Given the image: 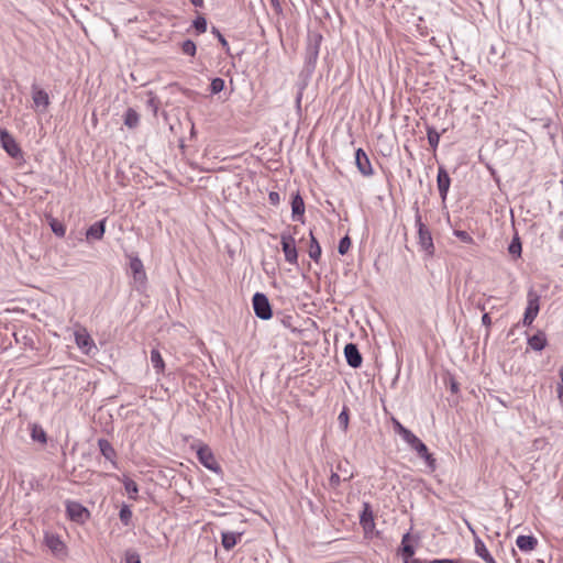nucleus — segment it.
Wrapping results in <instances>:
<instances>
[{
    "label": "nucleus",
    "mask_w": 563,
    "mask_h": 563,
    "mask_svg": "<svg viewBox=\"0 0 563 563\" xmlns=\"http://www.w3.org/2000/svg\"><path fill=\"white\" fill-rule=\"evenodd\" d=\"M478 308H479L481 310H485V307H484V306H478Z\"/></svg>",
    "instance_id": "nucleus-55"
},
{
    "label": "nucleus",
    "mask_w": 563,
    "mask_h": 563,
    "mask_svg": "<svg viewBox=\"0 0 563 563\" xmlns=\"http://www.w3.org/2000/svg\"><path fill=\"white\" fill-rule=\"evenodd\" d=\"M338 421L342 430L346 431L349 428V409L346 407L340 412Z\"/></svg>",
    "instance_id": "nucleus-38"
},
{
    "label": "nucleus",
    "mask_w": 563,
    "mask_h": 563,
    "mask_svg": "<svg viewBox=\"0 0 563 563\" xmlns=\"http://www.w3.org/2000/svg\"><path fill=\"white\" fill-rule=\"evenodd\" d=\"M410 538H411L410 533L407 532L402 536V539H401L400 552H401V555L405 558V560H410V558H412L415 554V548L409 542Z\"/></svg>",
    "instance_id": "nucleus-25"
},
{
    "label": "nucleus",
    "mask_w": 563,
    "mask_h": 563,
    "mask_svg": "<svg viewBox=\"0 0 563 563\" xmlns=\"http://www.w3.org/2000/svg\"><path fill=\"white\" fill-rule=\"evenodd\" d=\"M151 363H152V365L155 368L157 374L164 372L165 363H164V360L162 357L161 352L157 349H153L151 351Z\"/></svg>",
    "instance_id": "nucleus-28"
},
{
    "label": "nucleus",
    "mask_w": 563,
    "mask_h": 563,
    "mask_svg": "<svg viewBox=\"0 0 563 563\" xmlns=\"http://www.w3.org/2000/svg\"><path fill=\"white\" fill-rule=\"evenodd\" d=\"M51 229L59 238H63L66 233L65 225L63 223L58 222L57 220H53L51 222Z\"/></svg>",
    "instance_id": "nucleus-39"
},
{
    "label": "nucleus",
    "mask_w": 563,
    "mask_h": 563,
    "mask_svg": "<svg viewBox=\"0 0 563 563\" xmlns=\"http://www.w3.org/2000/svg\"><path fill=\"white\" fill-rule=\"evenodd\" d=\"M430 563H463V562L460 560H454V559H435V560L430 561Z\"/></svg>",
    "instance_id": "nucleus-46"
},
{
    "label": "nucleus",
    "mask_w": 563,
    "mask_h": 563,
    "mask_svg": "<svg viewBox=\"0 0 563 563\" xmlns=\"http://www.w3.org/2000/svg\"><path fill=\"white\" fill-rule=\"evenodd\" d=\"M211 32H212V34H214L218 37L222 48L225 49L227 53H229V51H230L229 43L224 38V36L220 33V31L216 26H212Z\"/></svg>",
    "instance_id": "nucleus-41"
},
{
    "label": "nucleus",
    "mask_w": 563,
    "mask_h": 563,
    "mask_svg": "<svg viewBox=\"0 0 563 563\" xmlns=\"http://www.w3.org/2000/svg\"><path fill=\"white\" fill-rule=\"evenodd\" d=\"M224 80L220 77H217L214 79L211 80V84H210V91L211 93H219L221 92L223 89H224Z\"/></svg>",
    "instance_id": "nucleus-37"
},
{
    "label": "nucleus",
    "mask_w": 563,
    "mask_h": 563,
    "mask_svg": "<svg viewBox=\"0 0 563 563\" xmlns=\"http://www.w3.org/2000/svg\"><path fill=\"white\" fill-rule=\"evenodd\" d=\"M351 246V239L345 235L344 238H342L339 242V245H338V252L341 254V255H344L347 253L349 249Z\"/></svg>",
    "instance_id": "nucleus-40"
},
{
    "label": "nucleus",
    "mask_w": 563,
    "mask_h": 563,
    "mask_svg": "<svg viewBox=\"0 0 563 563\" xmlns=\"http://www.w3.org/2000/svg\"><path fill=\"white\" fill-rule=\"evenodd\" d=\"M329 483L332 488H336L341 483V478L336 473H332Z\"/></svg>",
    "instance_id": "nucleus-44"
},
{
    "label": "nucleus",
    "mask_w": 563,
    "mask_h": 563,
    "mask_svg": "<svg viewBox=\"0 0 563 563\" xmlns=\"http://www.w3.org/2000/svg\"><path fill=\"white\" fill-rule=\"evenodd\" d=\"M468 528L473 532V534L475 536V538H474V551H475L476 555L479 556L486 563H497L495 561V559L492 556V554L489 553V551L487 550V548H486L485 543L483 542V540L479 539L475 534V531L473 530V528L470 525H468Z\"/></svg>",
    "instance_id": "nucleus-15"
},
{
    "label": "nucleus",
    "mask_w": 563,
    "mask_h": 563,
    "mask_svg": "<svg viewBox=\"0 0 563 563\" xmlns=\"http://www.w3.org/2000/svg\"><path fill=\"white\" fill-rule=\"evenodd\" d=\"M450 389L452 393H456L459 390V384L455 380H451Z\"/></svg>",
    "instance_id": "nucleus-49"
},
{
    "label": "nucleus",
    "mask_w": 563,
    "mask_h": 563,
    "mask_svg": "<svg viewBox=\"0 0 563 563\" xmlns=\"http://www.w3.org/2000/svg\"><path fill=\"white\" fill-rule=\"evenodd\" d=\"M197 457L206 468L214 473L221 472V467L217 462L211 449L208 445L199 446V449L197 450Z\"/></svg>",
    "instance_id": "nucleus-7"
},
{
    "label": "nucleus",
    "mask_w": 563,
    "mask_h": 563,
    "mask_svg": "<svg viewBox=\"0 0 563 563\" xmlns=\"http://www.w3.org/2000/svg\"><path fill=\"white\" fill-rule=\"evenodd\" d=\"M561 383H559L558 387H563V367L560 369Z\"/></svg>",
    "instance_id": "nucleus-53"
},
{
    "label": "nucleus",
    "mask_w": 563,
    "mask_h": 563,
    "mask_svg": "<svg viewBox=\"0 0 563 563\" xmlns=\"http://www.w3.org/2000/svg\"><path fill=\"white\" fill-rule=\"evenodd\" d=\"M508 252L514 257H520L522 252L521 242L518 235H516L508 246Z\"/></svg>",
    "instance_id": "nucleus-32"
},
{
    "label": "nucleus",
    "mask_w": 563,
    "mask_h": 563,
    "mask_svg": "<svg viewBox=\"0 0 563 563\" xmlns=\"http://www.w3.org/2000/svg\"><path fill=\"white\" fill-rule=\"evenodd\" d=\"M123 485H124V489H125L129 498L133 499V500H136L137 499V494H139V486H137V484L133 479H131L129 477H124Z\"/></svg>",
    "instance_id": "nucleus-29"
},
{
    "label": "nucleus",
    "mask_w": 563,
    "mask_h": 563,
    "mask_svg": "<svg viewBox=\"0 0 563 563\" xmlns=\"http://www.w3.org/2000/svg\"><path fill=\"white\" fill-rule=\"evenodd\" d=\"M45 543L54 554L60 553L65 548L62 540L55 534H46Z\"/></svg>",
    "instance_id": "nucleus-24"
},
{
    "label": "nucleus",
    "mask_w": 563,
    "mask_h": 563,
    "mask_svg": "<svg viewBox=\"0 0 563 563\" xmlns=\"http://www.w3.org/2000/svg\"><path fill=\"white\" fill-rule=\"evenodd\" d=\"M482 323H483L485 327H487V328H489V327L492 325V319H490V317H489V314H488V313H484V314H483V317H482Z\"/></svg>",
    "instance_id": "nucleus-47"
},
{
    "label": "nucleus",
    "mask_w": 563,
    "mask_h": 563,
    "mask_svg": "<svg viewBox=\"0 0 563 563\" xmlns=\"http://www.w3.org/2000/svg\"><path fill=\"white\" fill-rule=\"evenodd\" d=\"M302 90H303V86L299 89L297 97H296V103L298 107H300V103H301Z\"/></svg>",
    "instance_id": "nucleus-48"
},
{
    "label": "nucleus",
    "mask_w": 563,
    "mask_h": 563,
    "mask_svg": "<svg viewBox=\"0 0 563 563\" xmlns=\"http://www.w3.org/2000/svg\"><path fill=\"white\" fill-rule=\"evenodd\" d=\"M106 231V219L95 222L86 232L87 240H101Z\"/></svg>",
    "instance_id": "nucleus-17"
},
{
    "label": "nucleus",
    "mask_w": 563,
    "mask_h": 563,
    "mask_svg": "<svg viewBox=\"0 0 563 563\" xmlns=\"http://www.w3.org/2000/svg\"><path fill=\"white\" fill-rule=\"evenodd\" d=\"M75 342L78 349L86 355H90L97 350L93 340L85 328H80L75 331Z\"/></svg>",
    "instance_id": "nucleus-8"
},
{
    "label": "nucleus",
    "mask_w": 563,
    "mask_h": 563,
    "mask_svg": "<svg viewBox=\"0 0 563 563\" xmlns=\"http://www.w3.org/2000/svg\"><path fill=\"white\" fill-rule=\"evenodd\" d=\"M254 313L262 320H269L273 317L272 305L263 292H255L252 298Z\"/></svg>",
    "instance_id": "nucleus-5"
},
{
    "label": "nucleus",
    "mask_w": 563,
    "mask_h": 563,
    "mask_svg": "<svg viewBox=\"0 0 563 563\" xmlns=\"http://www.w3.org/2000/svg\"><path fill=\"white\" fill-rule=\"evenodd\" d=\"M440 136L441 134L433 126L427 125L428 143L433 151H435L439 145Z\"/></svg>",
    "instance_id": "nucleus-30"
},
{
    "label": "nucleus",
    "mask_w": 563,
    "mask_h": 563,
    "mask_svg": "<svg viewBox=\"0 0 563 563\" xmlns=\"http://www.w3.org/2000/svg\"><path fill=\"white\" fill-rule=\"evenodd\" d=\"M0 140L2 148L7 152L9 156H11L12 158L22 157V151L20 145L7 130L0 131Z\"/></svg>",
    "instance_id": "nucleus-9"
},
{
    "label": "nucleus",
    "mask_w": 563,
    "mask_h": 563,
    "mask_svg": "<svg viewBox=\"0 0 563 563\" xmlns=\"http://www.w3.org/2000/svg\"><path fill=\"white\" fill-rule=\"evenodd\" d=\"M556 390H558L559 400L563 405V387H558Z\"/></svg>",
    "instance_id": "nucleus-50"
},
{
    "label": "nucleus",
    "mask_w": 563,
    "mask_h": 563,
    "mask_svg": "<svg viewBox=\"0 0 563 563\" xmlns=\"http://www.w3.org/2000/svg\"><path fill=\"white\" fill-rule=\"evenodd\" d=\"M190 2L197 8L203 7V0H190Z\"/></svg>",
    "instance_id": "nucleus-51"
},
{
    "label": "nucleus",
    "mask_w": 563,
    "mask_h": 563,
    "mask_svg": "<svg viewBox=\"0 0 563 563\" xmlns=\"http://www.w3.org/2000/svg\"><path fill=\"white\" fill-rule=\"evenodd\" d=\"M516 544L521 551L529 552L536 549L538 540L533 536H519Z\"/></svg>",
    "instance_id": "nucleus-22"
},
{
    "label": "nucleus",
    "mask_w": 563,
    "mask_h": 563,
    "mask_svg": "<svg viewBox=\"0 0 563 563\" xmlns=\"http://www.w3.org/2000/svg\"><path fill=\"white\" fill-rule=\"evenodd\" d=\"M540 311V295L530 288L527 292V307L522 318V324L529 327L532 324Z\"/></svg>",
    "instance_id": "nucleus-4"
},
{
    "label": "nucleus",
    "mask_w": 563,
    "mask_h": 563,
    "mask_svg": "<svg viewBox=\"0 0 563 563\" xmlns=\"http://www.w3.org/2000/svg\"><path fill=\"white\" fill-rule=\"evenodd\" d=\"M31 438L33 441H37L43 444L46 443V441H47L46 432L44 431V429L41 426H37V424H34L32 427Z\"/></svg>",
    "instance_id": "nucleus-31"
},
{
    "label": "nucleus",
    "mask_w": 563,
    "mask_h": 563,
    "mask_svg": "<svg viewBox=\"0 0 563 563\" xmlns=\"http://www.w3.org/2000/svg\"><path fill=\"white\" fill-rule=\"evenodd\" d=\"M98 446L101 454L115 466L117 464L114 459L117 456V453L112 444L106 439H99Z\"/></svg>",
    "instance_id": "nucleus-21"
},
{
    "label": "nucleus",
    "mask_w": 563,
    "mask_h": 563,
    "mask_svg": "<svg viewBox=\"0 0 563 563\" xmlns=\"http://www.w3.org/2000/svg\"><path fill=\"white\" fill-rule=\"evenodd\" d=\"M321 41L322 36L320 34H312L308 36V43L305 53V68L309 74L314 70Z\"/></svg>",
    "instance_id": "nucleus-1"
},
{
    "label": "nucleus",
    "mask_w": 563,
    "mask_h": 563,
    "mask_svg": "<svg viewBox=\"0 0 563 563\" xmlns=\"http://www.w3.org/2000/svg\"><path fill=\"white\" fill-rule=\"evenodd\" d=\"M140 123V115L133 108H128L124 113V124L129 129H135Z\"/></svg>",
    "instance_id": "nucleus-26"
},
{
    "label": "nucleus",
    "mask_w": 563,
    "mask_h": 563,
    "mask_svg": "<svg viewBox=\"0 0 563 563\" xmlns=\"http://www.w3.org/2000/svg\"><path fill=\"white\" fill-rule=\"evenodd\" d=\"M416 453L418 456L427 463L428 467L431 471L435 470V459L429 452L427 445L412 432L404 440Z\"/></svg>",
    "instance_id": "nucleus-3"
},
{
    "label": "nucleus",
    "mask_w": 563,
    "mask_h": 563,
    "mask_svg": "<svg viewBox=\"0 0 563 563\" xmlns=\"http://www.w3.org/2000/svg\"><path fill=\"white\" fill-rule=\"evenodd\" d=\"M181 52L185 55L194 57L196 55V52H197V46H196L195 42L191 41V40L184 41L181 43Z\"/></svg>",
    "instance_id": "nucleus-33"
},
{
    "label": "nucleus",
    "mask_w": 563,
    "mask_h": 563,
    "mask_svg": "<svg viewBox=\"0 0 563 563\" xmlns=\"http://www.w3.org/2000/svg\"><path fill=\"white\" fill-rule=\"evenodd\" d=\"M119 517L124 526H129L132 519V511L128 505H123L120 509Z\"/></svg>",
    "instance_id": "nucleus-36"
},
{
    "label": "nucleus",
    "mask_w": 563,
    "mask_h": 563,
    "mask_svg": "<svg viewBox=\"0 0 563 563\" xmlns=\"http://www.w3.org/2000/svg\"><path fill=\"white\" fill-rule=\"evenodd\" d=\"M32 99L37 111L44 113L47 110L49 106V97L45 90L36 87L35 85L32 86Z\"/></svg>",
    "instance_id": "nucleus-11"
},
{
    "label": "nucleus",
    "mask_w": 563,
    "mask_h": 563,
    "mask_svg": "<svg viewBox=\"0 0 563 563\" xmlns=\"http://www.w3.org/2000/svg\"><path fill=\"white\" fill-rule=\"evenodd\" d=\"M309 256L314 262H318L321 257V246L318 240L314 238L312 231H310Z\"/></svg>",
    "instance_id": "nucleus-27"
},
{
    "label": "nucleus",
    "mask_w": 563,
    "mask_h": 563,
    "mask_svg": "<svg viewBox=\"0 0 563 563\" xmlns=\"http://www.w3.org/2000/svg\"><path fill=\"white\" fill-rule=\"evenodd\" d=\"M130 269L136 282H144L146 279L144 266L139 256H130Z\"/></svg>",
    "instance_id": "nucleus-16"
},
{
    "label": "nucleus",
    "mask_w": 563,
    "mask_h": 563,
    "mask_svg": "<svg viewBox=\"0 0 563 563\" xmlns=\"http://www.w3.org/2000/svg\"><path fill=\"white\" fill-rule=\"evenodd\" d=\"M548 344L547 335L543 331L539 330L536 334L528 338V345L533 351H542Z\"/></svg>",
    "instance_id": "nucleus-20"
},
{
    "label": "nucleus",
    "mask_w": 563,
    "mask_h": 563,
    "mask_svg": "<svg viewBox=\"0 0 563 563\" xmlns=\"http://www.w3.org/2000/svg\"><path fill=\"white\" fill-rule=\"evenodd\" d=\"M355 164L357 169L363 176H372L374 170L367 154L362 150L357 148L355 152Z\"/></svg>",
    "instance_id": "nucleus-14"
},
{
    "label": "nucleus",
    "mask_w": 563,
    "mask_h": 563,
    "mask_svg": "<svg viewBox=\"0 0 563 563\" xmlns=\"http://www.w3.org/2000/svg\"><path fill=\"white\" fill-rule=\"evenodd\" d=\"M405 563H420L419 560L412 559V560H405Z\"/></svg>",
    "instance_id": "nucleus-54"
},
{
    "label": "nucleus",
    "mask_w": 563,
    "mask_h": 563,
    "mask_svg": "<svg viewBox=\"0 0 563 563\" xmlns=\"http://www.w3.org/2000/svg\"><path fill=\"white\" fill-rule=\"evenodd\" d=\"M125 563H141L139 553L133 550H128L125 552Z\"/></svg>",
    "instance_id": "nucleus-43"
},
{
    "label": "nucleus",
    "mask_w": 563,
    "mask_h": 563,
    "mask_svg": "<svg viewBox=\"0 0 563 563\" xmlns=\"http://www.w3.org/2000/svg\"><path fill=\"white\" fill-rule=\"evenodd\" d=\"M147 103H148V107H152L154 109V111H156V103H155L154 98H150Z\"/></svg>",
    "instance_id": "nucleus-52"
},
{
    "label": "nucleus",
    "mask_w": 563,
    "mask_h": 563,
    "mask_svg": "<svg viewBox=\"0 0 563 563\" xmlns=\"http://www.w3.org/2000/svg\"><path fill=\"white\" fill-rule=\"evenodd\" d=\"M192 27L196 30V32L198 34H202L207 31V20L205 16L202 15H198L194 21H192Z\"/></svg>",
    "instance_id": "nucleus-34"
},
{
    "label": "nucleus",
    "mask_w": 563,
    "mask_h": 563,
    "mask_svg": "<svg viewBox=\"0 0 563 563\" xmlns=\"http://www.w3.org/2000/svg\"><path fill=\"white\" fill-rule=\"evenodd\" d=\"M360 522L365 532L372 531L375 527L373 511L368 504L364 505V509L360 516Z\"/></svg>",
    "instance_id": "nucleus-19"
},
{
    "label": "nucleus",
    "mask_w": 563,
    "mask_h": 563,
    "mask_svg": "<svg viewBox=\"0 0 563 563\" xmlns=\"http://www.w3.org/2000/svg\"><path fill=\"white\" fill-rule=\"evenodd\" d=\"M454 235L464 243H467V244L473 243V238L466 231L454 230Z\"/></svg>",
    "instance_id": "nucleus-42"
},
{
    "label": "nucleus",
    "mask_w": 563,
    "mask_h": 563,
    "mask_svg": "<svg viewBox=\"0 0 563 563\" xmlns=\"http://www.w3.org/2000/svg\"><path fill=\"white\" fill-rule=\"evenodd\" d=\"M280 244H282V250L285 254V260L288 263L296 265L298 262V252L296 249L295 239L290 234L282 233Z\"/></svg>",
    "instance_id": "nucleus-6"
},
{
    "label": "nucleus",
    "mask_w": 563,
    "mask_h": 563,
    "mask_svg": "<svg viewBox=\"0 0 563 563\" xmlns=\"http://www.w3.org/2000/svg\"><path fill=\"white\" fill-rule=\"evenodd\" d=\"M344 356L351 367L358 368L362 365L363 357L355 343H347L344 346Z\"/></svg>",
    "instance_id": "nucleus-12"
},
{
    "label": "nucleus",
    "mask_w": 563,
    "mask_h": 563,
    "mask_svg": "<svg viewBox=\"0 0 563 563\" xmlns=\"http://www.w3.org/2000/svg\"><path fill=\"white\" fill-rule=\"evenodd\" d=\"M66 511L68 517L76 522H85L90 514L86 507H84L81 504L73 500L66 501Z\"/></svg>",
    "instance_id": "nucleus-10"
},
{
    "label": "nucleus",
    "mask_w": 563,
    "mask_h": 563,
    "mask_svg": "<svg viewBox=\"0 0 563 563\" xmlns=\"http://www.w3.org/2000/svg\"><path fill=\"white\" fill-rule=\"evenodd\" d=\"M241 537H242L241 532H231V531L222 532L221 538H222L223 548L227 551L233 549L236 545V543L241 540Z\"/></svg>",
    "instance_id": "nucleus-23"
},
{
    "label": "nucleus",
    "mask_w": 563,
    "mask_h": 563,
    "mask_svg": "<svg viewBox=\"0 0 563 563\" xmlns=\"http://www.w3.org/2000/svg\"><path fill=\"white\" fill-rule=\"evenodd\" d=\"M415 222H416V227L418 228V243H419L420 247L428 255H433L434 254L433 239H432L430 230L422 222L418 207L416 208Z\"/></svg>",
    "instance_id": "nucleus-2"
},
{
    "label": "nucleus",
    "mask_w": 563,
    "mask_h": 563,
    "mask_svg": "<svg viewBox=\"0 0 563 563\" xmlns=\"http://www.w3.org/2000/svg\"><path fill=\"white\" fill-rule=\"evenodd\" d=\"M268 199H269V202H271L272 205H275V206H276V205H278V203H279V200H280V199H279V194H278V192H275V191H272V192H269V195H268Z\"/></svg>",
    "instance_id": "nucleus-45"
},
{
    "label": "nucleus",
    "mask_w": 563,
    "mask_h": 563,
    "mask_svg": "<svg viewBox=\"0 0 563 563\" xmlns=\"http://www.w3.org/2000/svg\"><path fill=\"white\" fill-rule=\"evenodd\" d=\"M437 185L442 201H445L451 185V178L446 169L442 166L438 169Z\"/></svg>",
    "instance_id": "nucleus-13"
},
{
    "label": "nucleus",
    "mask_w": 563,
    "mask_h": 563,
    "mask_svg": "<svg viewBox=\"0 0 563 563\" xmlns=\"http://www.w3.org/2000/svg\"><path fill=\"white\" fill-rule=\"evenodd\" d=\"M391 421L394 431L397 434H399L402 438V440H405L411 433V431L404 427L396 418H393Z\"/></svg>",
    "instance_id": "nucleus-35"
},
{
    "label": "nucleus",
    "mask_w": 563,
    "mask_h": 563,
    "mask_svg": "<svg viewBox=\"0 0 563 563\" xmlns=\"http://www.w3.org/2000/svg\"><path fill=\"white\" fill-rule=\"evenodd\" d=\"M305 213V202L299 194L292 196L291 199V216L294 220L302 221Z\"/></svg>",
    "instance_id": "nucleus-18"
}]
</instances>
